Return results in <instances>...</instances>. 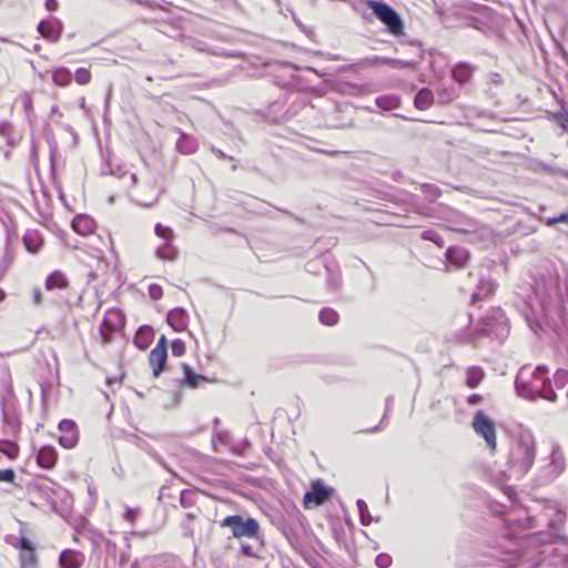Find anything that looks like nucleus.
I'll use <instances>...</instances> for the list:
<instances>
[{
	"instance_id": "13",
	"label": "nucleus",
	"mask_w": 568,
	"mask_h": 568,
	"mask_svg": "<svg viewBox=\"0 0 568 568\" xmlns=\"http://www.w3.org/2000/svg\"><path fill=\"white\" fill-rule=\"evenodd\" d=\"M58 429L60 432L59 444L63 448L71 449L78 445L80 434L77 423L74 420L62 419L58 425Z\"/></svg>"
},
{
	"instance_id": "11",
	"label": "nucleus",
	"mask_w": 568,
	"mask_h": 568,
	"mask_svg": "<svg viewBox=\"0 0 568 568\" xmlns=\"http://www.w3.org/2000/svg\"><path fill=\"white\" fill-rule=\"evenodd\" d=\"M125 324V317L121 310L111 308L109 310L103 317L102 324L100 326V334L103 343H110L112 339V334L120 332Z\"/></svg>"
},
{
	"instance_id": "20",
	"label": "nucleus",
	"mask_w": 568,
	"mask_h": 568,
	"mask_svg": "<svg viewBox=\"0 0 568 568\" xmlns=\"http://www.w3.org/2000/svg\"><path fill=\"white\" fill-rule=\"evenodd\" d=\"M446 258L449 264L456 268L465 266L469 260L468 251L462 246L449 247L446 252Z\"/></svg>"
},
{
	"instance_id": "17",
	"label": "nucleus",
	"mask_w": 568,
	"mask_h": 568,
	"mask_svg": "<svg viewBox=\"0 0 568 568\" xmlns=\"http://www.w3.org/2000/svg\"><path fill=\"white\" fill-rule=\"evenodd\" d=\"M84 555L73 549H64L59 556V565L61 568H81L84 564Z\"/></svg>"
},
{
	"instance_id": "46",
	"label": "nucleus",
	"mask_w": 568,
	"mask_h": 568,
	"mask_svg": "<svg viewBox=\"0 0 568 568\" xmlns=\"http://www.w3.org/2000/svg\"><path fill=\"white\" fill-rule=\"evenodd\" d=\"M384 65H389L395 69H407L415 65L414 61H403L397 59L384 58Z\"/></svg>"
},
{
	"instance_id": "38",
	"label": "nucleus",
	"mask_w": 568,
	"mask_h": 568,
	"mask_svg": "<svg viewBox=\"0 0 568 568\" xmlns=\"http://www.w3.org/2000/svg\"><path fill=\"white\" fill-rule=\"evenodd\" d=\"M283 535L287 539L288 544L292 546V548L296 551H302V542L301 537L297 534V531L292 527H284L282 530Z\"/></svg>"
},
{
	"instance_id": "51",
	"label": "nucleus",
	"mask_w": 568,
	"mask_h": 568,
	"mask_svg": "<svg viewBox=\"0 0 568 568\" xmlns=\"http://www.w3.org/2000/svg\"><path fill=\"white\" fill-rule=\"evenodd\" d=\"M558 125L568 132V110L562 109L559 112L552 114Z\"/></svg>"
},
{
	"instance_id": "37",
	"label": "nucleus",
	"mask_w": 568,
	"mask_h": 568,
	"mask_svg": "<svg viewBox=\"0 0 568 568\" xmlns=\"http://www.w3.org/2000/svg\"><path fill=\"white\" fill-rule=\"evenodd\" d=\"M383 62H384V57H378V55L369 57V58L362 59L356 63L347 65L346 70L354 71L357 67H363V68L379 67V65H384Z\"/></svg>"
},
{
	"instance_id": "36",
	"label": "nucleus",
	"mask_w": 568,
	"mask_h": 568,
	"mask_svg": "<svg viewBox=\"0 0 568 568\" xmlns=\"http://www.w3.org/2000/svg\"><path fill=\"white\" fill-rule=\"evenodd\" d=\"M318 318L322 324L333 326L337 324L339 315L335 310L331 307H324L320 311Z\"/></svg>"
},
{
	"instance_id": "18",
	"label": "nucleus",
	"mask_w": 568,
	"mask_h": 568,
	"mask_svg": "<svg viewBox=\"0 0 568 568\" xmlns=\"http://www.w3.org/2000/svg\"><path fill=\"white\" fill-rule=\"evenodd\" d=\"M166 321L175 332H183L187 327L189 314L184 308L175 307L168 313Z\"/></svg>"
},
{
	"instance_id": "22",
	"label": "nucleus",
	"mask_w": 568,
	"mask_h": 568,
	"mask_svg": "<svg viewBox=\"0 0 568 568\" xmlns=\"http://www.w3.org/2000/svg\"><path fill=\"white\" fill-rule=\"evenodd\" d=\"M95 221L85 214H79L72 220L73 230L81 235H88L94 232Z\"/></svg>"
},
{
	"instance_id": "39",
	"label": "nucleus",
	"mask_w": 568,
	"mask_h": 568,
	"mask_svg": "<svg viewBox=\"0 0 568 568\" xmlns=\"http://www.w3.org/2000/svg\"><path fill=\"white\" fill-rule=\"evenodd\" d=\"M356 506L359 514V521L363 526H368L373 521V517L368 511L367 504L363 499H357Z\"/></svg>"
},
{
	"instance_id": "55",
	"label": "nucleus",
	"mask_w": 568,
	"mask_h": 568,
	"mask_svg": "<svg viewBox=\"0 0 568 568\" xmlns=\"http://www.w3.org/2000/svg\"><path fill=\"white\" fill-rule=\"evenodd\" d=\"M16 473L13 469H0V481H7L10 484H14Z\"/></svg>"
},
{
	"instance_id": "14",
	"label": "nucleus",
	"mask_w": 568,
	"mask_h": 568,
	"mask_svg": "<svg viewBox=\"0 0 568 568\" xmlns=\"http://www.w3.org/2000/svg\"><path fill=\"white\" fill-rule=\"evenodd\" d=\"M549 463L542 468V480H555L565 469V459L558 446H554L549 456Z\"/></svg>"
},
{
	"instance_id": "35",
	"label": "nucleus",
	"mask_w": 568,
	"mask_h": 568,
	"mask_svg": "<svg viewBox=\"0 0 568 568\" xmlns=\"http://www.w3.org/2000/svg\"><path fill=\"white\" fill-rule=\"evenodd\" d=\"M0 454L13 460L19 455V446L10 439H0Z\"/></svg>"
},
{
	"instance_id": "61",
	"label": "nucleus",
	"mask_w": 568,
	"mask_h": 568,
	"mask_svg": "<svg viewBox=\"0 0 568 568\" xmlns=\"http://www.w3.org/2000/svg\"><path fill=\"white\" fill-rule=\"evenodd\" d=\"M557 223H568V217L566 215V213H561L555 217H549L547 220V224L548 225H554V224H557Z\"/></svg>"
},
{
	"instance_id": "50",
	"label": "nucleus",
	"mask_w": 568,
	"mask_h": 568,
	"mask_svg": "<svg viewBox=\"0 0 568 568\" xmlns=\"http://www.w3.org/2000/svg\"><path fill=\"white\" fill-rule=\"evenodd\" d=\"M422 239L423 240H426V241H432L434 242L435 244H437L438 246H443L444 245V240L443 237L434 230H426L422 233Z\"/></svg>"
},
{
	"instance_id": "57",
	"label": "nucleus",
	"mask_w": 568,
	"mask_h": 568,
	"mask_svg": "<svg viewBox=\"0 0 568 568\" xmlns=\"http://www.w3.org/2000/svg\"><path fill=\"white\" fill-rule=\"evenodd\" d=\"M242 552L250 558H258L260 555L254 550L253 546L248 542L241 541Z\"/></svg>"
},
{
	"instance_id": "63",
	"label": "nucleus",
	"mask_w": 568,
	"mask_h": 568,
	"mask_svg": "<svg viewBox=\"0 0 568 568\" xmlns=\"http://www.w3.org/2000/svg\"><path fill=\"white\" fill-rule=\"evenodd\" d=\"M455 98H456V95L448 93L446 90H444L443 92H440L438 94V100L440 103H449L453 100H455Z\"/></svg>"
},
{
	"instance_id": "58",
	"label": "nucleus",
	"mask_w": 568,
	"mask_h": 568,
	"mask_svg": "<svg viewBox=\"0 0 568 568\" xmlns=\"http://www.w3.org/2000/svg\"><path fill=\"white\" fill-rule=\"evenodd\" d=\"M487 286H488L487 288H485L484 286L480 287L478 292H475L471 295L473 302H476L477 300H479L481 297V294L488 295L494 290L495 284L490 283V282H487Z\"/></svg>"
},
{
	"instance_id": "29",
	"label": "nucleus",
	"mask_w": 568,
	"mask_h": 568,
	"mask_svg": "<svg viewBox=\"0 0 568 568\" xmlns=\"http://www.w3.org/2000/svg\"><path fill=\"white\" fill-rule=\"evenodd\" d=\"M45 287L48 290L67 288L68 287L67 276L61 271H54V272L50 273L45 281Z\"/></svg>"
},
{
	"instance_id": "4",
	"label": "nucleus",
	"mask_w": 568,
	"mask_h": 568,
	"mask_svg": "<svg viewBox=\"0 0 568 568\" xmlns=\"http://www.w3.org/2000/svg\"><path fill=\"white\" fill-rule=\"evenodd\" d=\"M536 457V442L531 433L524 432L511 447L508 471L516 479L523 478L531 468Z\"/></svg>"
},
{
	"instance_id": "33",
	"label": "nucleus",
	"mask_w": 568,
	"mask_h": 568,
	"mask_svg": "<svg viewBox=\"0 0 568 568\" xmlns=\"http://www.w3.org/2000/svg\"><path fill=\"white\" fill-rule=\"evenodd\" d=\"M156 256L161 260L174 261L178 256V250L172 245V240L164 241L161 246L156 248Z\"/></svg>"
},
{
	"instance_id": "59",
	"label": "nucleus",
	"mask_w": 568,
	"mask_h": 568,
	"mask_svg": "<svg viewBox=\"0 0 568 568\" xmlns=\"http://www.w3.org/2000/svg\"><path fill=\"white\" fill-rule=\"evenodd\" d=\"M496 320L501 321L504 323V326H501L500 332L497 333L499 337H505L508 334L509 327L507 325V318L504 316V313L501 311H498L496 314Z\"/></svg>"
},
{
	"instance_id": "49",
	"label": "nucleus",
	"mask_w": 568,
	"mask_h": 568,
	"mask_svg": "<svg viewBox=\"0 0 568 568\" xmlns=\"http://www.w3.org/2000/svg\"><path fill=\"white\" fill-rule=\"evenodd\" d=\"M154 232H155L156 236L163 239V242L173 239L172 229L169 226H164L161 223L155 224Z\"/></svg>"
},
{
	"instance_id": "3",
	"label": "nucleus",
	"mask_w": 568,
	"mask_h": 568,
	"mask_svg": "<svg viewBox=\"0 0 568 568\" xmlns=\"http://www.w3.org/2000/svg\"><path fill=\"white\" fill-rule=\"evenodd\" d=\"M490 9L487 6L466 1L464 6L454 7L440 14L442 22L450 28H473L485 33L489 28Z\"/></svg>"
},
{
	"instance_id": "23",
	"label": "nucleus",
	"mask_w": 568,
	"mask_h": 568,
	"mask_svg": "<svg viewBox=\"0 0 568 568\" xmlns=\"http://www.w3.org/2000/svg\"><path fill=\"white\" fill-rule=\"evenodd\" d=\"M168 358V352L153 348L149 356V363L152 367L154 377H159L163 372Z\"/></svg>"
},
{
	"instance_id": "25",
	"label": "nucleus",
	"mask_w": 568,
	"mask_h": 568,
	"mask_svg": "<svg viewBox=\"0 0 568 568\" xmlns=\"http://www.w3.org/2000/svg\"><path fill=\"white\" fill-rule=\"evenodd\" d=\"M183 379L182 384L192 388L199 387L201 382H207L209 379L200 374H196L189 364H183Z\"/></svg>"
},
{
	"instance_id": "40",
	"label": "nucleus",
	"mask_w": 568,
	"mask_h": 568,
	"mask_svg": "<svg viewBox=\"0 0 568 568\" xmlns=\"http://www.w3.org/2000/svg\"><path fill=\"white\" fill-rule=\"evenodd\" d=\"M23 243L28 252L30 253H37L42 243L38 240V236L36 233H27L23 236Z\"/></svg>"
},
{
	"instance_id": "8",
	"label": "nucleus",
	"mask_w": 568,
	"mask_h": 568,
	"mask_svg": "<svg viewBox=\"0 0 568 568\" xmlns=\"http://www.w3.org/2000/svg\"><path fill=\"white\" fill-rule=\"evenodd\" d=\"M546 291L541 302L564 308L566 304L568 305V274L565 277L559 274L549 276Z\"/></svg>"
},
{
	"instance_id": "60",
	"label": "nucleus",
	"mask_w": 568,
	"mask_h": 568,
	"mask_svg": "<svg viewBox=\"0 0 568 568\" xmlns=\"http://www.w3.org/2000/svg\"><path fill=\"white\" fill-rule=\"evenodd\" d=\"M423 187H424L425 192L428 193V197H430L432 200H435L438 197L439 190L436 186L430 185V184H424Z\"/></svg>"
},
{
	"instance_id": "32",
	"label": "nucleus",
	"mask_w": 568,
	"mask_h": 568,
	"mask_svg": "<svg viewBox=\"0 0 568 568\" xmlns=\"http://www.w3.org/2000/svg\"><path fill=\"white\" fill-rule=\"evenodd\" d=\"M375 103L383 111H392L400 105V100L398 97L393 94L379 95L375 99Z\"/></svg>"
},
{
	"instance_id": "64",
	"label": "nucleus",
	"mask_w": 568,
	"mask_h": 568,
	"mask_svg": "<svg viewBox=\"0 0 568 568\" xmlns=\"http://www.w3.org/2000/svg\"><path fill=\"white\" fill-rule=\"evenodd\" d=\"M138 516V511L129 506L125 507V514L124 517L130 523H134Z\"/></svg>"
},
{
	"instance_id": "62",
	"label": "nucleus",
	"mask_w": 568,
	"mask_h": 568,
	"mask_svg": "<svg viewBox=\"0 0 568 568\" xmlns=\"http://www.w3.org/2000/svg\"><path fill=\"white\" fill-rule=\"evenodd\" d=\"M535 517L527 516L525 519H520L519 526L524 529H529L535 527Z\"/></svg>"
},
{
	"instance_id": "15",
	"label": "nucleus",
	"mask_w": 568,
	"mask_h": 568,
	"mask_svg": "<svg viewBox=\"0 0 568 568\" xmlns=\"http://www.w3.org/2000/svg\"><path fill=\"white\" fill-rule=\"evenodd\" d=\"M38 32L51 42H58L63 31V24L58 19L41 20L37 26Z\"/></svg>"
},
{
	"instance_id": "24",
	"label": "nucleus",
	"mask_w": 568,
	"mask_h": 568,
	"mask_svg": "<svg viewBox=\"0 0 568 568\" xmlns=\"http://www.w3.org/2000/svg\"><path fill=\"white\" fill-rule=\"evenodd\" d=\"M154 338V331L149 325H142L135 333L134 344L140 349H146Z\"/></svg>"
},
{
	"instance_id": "9",
	"label": "nucleus",
	"mask_w": 568,
	"mask_h": 568,
	"mask_svg": "<svg viewBox=\"0 0 568 568\" xmlns=\"http://www.w3.org/2000/svg\"><path fill=\"white\" fill-rule=\"evenodd\" d=\"M6 541L20 550L19 559L21 568H37L38 557L36 547L32 541L26 536H7Z\"/></svg>"
},
{
	"instance_id": "26",
	"label": "nucleus",
	"mask_w": 568,
	"mask_h": 568,
	"mask_svg": "<svg viewBox=\"0 0 568 568\" xmlns=\"http://www.w3.org/2000/svg\"><path fill=\"white\" fill-rule=\"evenodd\" d=\"M453 224L452 230L455 232L471 233L477 230V222L463 214L458 215L457 219L453 221Z\"/></svg>"
},
{
	"instance_id": "48",
	"label": "nucleus",
	"mask_w": 568,
	"mask_h": 568,
	"mask_svg": "<svg viewBox=\"0 0 568 568\" xmlns=\"http://www.w3.org/2000/svg\"><path fill=\"white\" fill-rule=\"evenodd\" d=\"M504 83L503 75L498 72H489L487 74V84L488 91H491L494 88H499Z\"/></svg>"
},
{
	"instance_id": "45",
	"label": "nucleus",
	"mask_w": 568,
	"mask_h": 568,
	"mask_svg": "<svg viewBox=\"0 0 568 568\" xmlns=\"http://www.w3.org/2000/svg\"><path fill=\"white\" fill-rule=\"evenodd\" d=\"M194 497H195L194 491H192L190 489H183L180 495L181 506L183 508H191L195 504Z\"/></svg>"
},
{
	"instance_id": "21",
	"label": "nucleus",
	"mask_w": 568,
	"mask_h": 568,
	"mask_svg": "<svg viewBox=\"0 0 568 568\" xmlns=\"http://www.w3.org/2000/svg\"><path fill=\"white\" fill-rule=\"evenodd\" d=\"M58 460V454L54 447L43 446L37 454V463L41 468L51 469Z\"/></svg>"
},
{
	"instance_id": "41",
	"label": "nucleus",
	"mask_w": 568,
	"mask_h": 568,
	"mask_svg": "<svg viewBox=\"0 0 568 568\" xmlns=\"http://www.w3.org/2000/svg\"><path fill=\"white\" fill-rule=\"evenodd\" d=\"M327 263L328 261L326 258L318 257L314 261L307 262L305 265V270L306 272L312 274H320L321 270H325Z\"/></svg>"
},
{
	"instance_id": "6",
	"label": "nucleus",
	"mask_w": 568,
	"mask_h": 568,
	"mask_svg": "<svg viewBox=\"0 0 568 568\" xmlns=\"http://www.w3.org/2000/svg\"><path fill=\"white\" fill-rule=\"evenodd\" d=\"M0 407L2 414V433L6 436L16 437L20 432V420L16 409V398L10 382L6 385L4 392L0 395Z\"/></svg>"
},
{
	"instance_id": "1",
	"label": "nucleus",
	"mask_w": 568,
	"mask_h": 568,
	"mask_svg": "<svg viewBox=\"0 0 568 568\" xmlns=\"http://www.w3.org/2000/svg\"><path fill=\"white\" fill-rule=\"evenodd\" d=\"M558 536L550 531H538L525 539L527 546L542 545L539 550L526 549L520 552L517 549L501 551L493 549L485 556L483 565L489 568H536L539 566H555L568 568V546L564 549L554 546Z\"/></svg>"
},
{
	"instance_id": "44",
	"label": "nucleus",
	"mask_w": 568,
	"mask_h": 568,
	"mask_svg": "<svg viewBox=\"0 0 568 568\" xmlns=\"http://www.w3.org/2000/svg\"><path fill=\"white\" fill-rule=\"evenodd\" d=\"M557 388H562L568 383V371L559 368L555 372L551 379Z\"/></svg>"
},
{
	"instance_id": "16",
	"label": "nucleus",
	"mask_w": 568,
	"mask_h": 568,
	"mask_svg": "<svg viewBox=\"0 0 568 568\" xmlns=\"http://www.w3.org/2000/svg\"><path fill=\"white\" fill-rule=\"evenodd\" d=\"M476 72V67L469 62L460 61L452 67V78L459 84L469 83Z\"/></svg>"
},
{
	"instance_id": "19",
	"label": "nucleus",
	"mask_w": 568,
	"mask_h": 568,
	"mask_svg": "<svg viewBox=\"0 0 568 568\" xmlns=\"http://www.w3.org/2000/svg\"><path fill=\"white\" fill-rule=\"evenodd\" d=\"M324 271L327 276V288L332 293L338 292L342 286V275L338 265L334 262H328Z\"/></svg>"
},
{
	"instance_id": "43",
	"label": "nucleus",
	"mask_w": 568,
	"mask_h": 568,
	"mask_svg": "<svg viewBox=\"0 0 568 568\" xmlns=\"http://www.w3.org/2000/svg\"><path fill=\"white\" fill-rule=\"evenodd\" d=\"M74 80L80 85H85L91 81V72L87 68H79L74 72Z\"/></svg>"
},
{
	"instance_id": "5",
	"label": "nucleus",
	"mask_w": 568,
	"mask_h": 568,
	"mask_svg": "<svg viewBox=\"0 0 568 568\" xmlns=\"http://www.w3.org/2000/svg\"><path fill=\"white\" fill-rule=\"evenodd\" d=\"M365 4L372 10L373 16L386 27L389 33L395 37L404 33V21L400 14L388 3L377 0H366Z\"/></svg>"
},
{
	"instance_id": "52",
	"label": "nucleus",
	"mask_w": 568,
	"mask_h": 568,
	"mask_svg": "<svg viewBox=\"0 0 568 568\" xmlns=\"http://www.w3.org/2000/svg\"><path fill=\"white\" fill-rule=\"evenodd\" d=\"M393 559L390 555L381 552L375 558V564L378 568H388L392 566Z\"/></svg>"
},
{
	"instance_id": "47",
	"label": "nucleus",
	"mask_w": 568,
	"mask_h": 568,
	"mask_svg": "<svg viewBox=\"0 0 568 568\" xmlns=\"http://www.w3.org/2000/svg\"><path fill=\"white\" fill-rule=\"evenodd\" d=\"M393 403H394V396H393V395H389V396L386 398V400H385V413H384V415H383V417H382V420H381L379 425H378V426H375L374 428L368 429V430H367L368 433H375V432H377V430H379V429L382 428L383 424H384V423L386 422V419L388 418V414H389V412H390V409H392Z\"/></svg>"
},
{
	"instance_id": "54",
	"label": "nucleus",
	"mask_w": 568,
	"mask_h": 568,
	"mask_svg": "<svg viewBox=\"0 0 568 568\" xmlns=\"http://www.w3.org/2000/svg\"><path fill=\"white\" fill-rule=\"evenodd\" d=\"M301 554L303 555L305 561L312 567V568H323V566L321 565L320 560L317 559L316 556L305 551V550H302Z\"/></svg>"
},
{
	"instance_id": "10",
	"label": "nucleus",
	"mask_w": 568,
	"mask_h": 568,
	"mask_svg": "<svg viewBox=\"0 0 568 568\" xmlns=\"http://www.w3.org/2000/svg\"><path fill=\"white\" fill-rule=\"evenodd\" d=\"M474 432L483 437L487 447L494 452L496 449V427L494 420L488 417L484 410H477L473 418Z\"/></svg>"
},
{
	"instance_id": "2",
	"label": "nucleus",
	"mask_w": 568,
	"mask_h": 568,
	"mask_svg": "<svg viewBox=\"0 0 568 568\" xmlns=\"http://www.w3.org/2000/svg\"><path fill=\"white\" fill-rule=\"evenodd\" d=\"M548 373V366L542 364L535 368H531L530 365L521 366L514 383L517 395L529 402L541 398L555 403L557 394L552 389V382Z\"/></svg>"
},
{
	"instance_id": "31",
	"label": "nucleus",
	"mask_w": 568,
	"mask_h": 568,
	"mask_svg": "<svg viewBox=\"0 0 568 568\" xmlns=\"http://www.w3.org/2000/svg\"><path fill=\"white\" fill-rule=\"evenodd\" d=\"M52 81L59 87H67L72 81V73L68 68L60 67L51 71Z\"/></svg>"
},
{
	"instance_id": "12",
	"label": "nucleus",
	"mask_w": 568,
	"mask_h": 568,
	"mask_svg": "<svg viewBox=\"0 0 568 568\" xmlns=\"http://www.w3.org/2000/svg\"><path fill=\"white\" fill-rule=\"evenodd\" d=\"M334 494V489L326 486L322 480H316L312 484L311 489L304 494L303 501L305 508L312 505L320 506L328 500Z\"/></svg>"
},
{
	"instance_id": "7",
	"label": "nucleus",
	"mask_w": 568,
	"mask_h": 568,
	"mask_svg": "<svg viewBox=\"0 0 568 568\" xmlns=\"http://www.w3.org/2000/svg\"><path fill=\"white\" fill-rule=\"evenodd\" d=\"M221 527L230 528L232 536L236 539L257 538L260 532V524L253 517L244 518L241 515H231L225 517L221 523Z\"/></svg>"
},
{
	"instance_id": "42",
	"label": "nucleus",
	"mask_w": 568,
	"mask_h": 568,
	"mask_svg": "<svg viewBox=\"0 0 568 568\" xmlns=\"http://www.w3.org/2000/svg\"><path fill=\"white\" fill-rule=\"evenodd\" d=\"M194 520H195V515L194 514L190 513V514H187L185 516V519H183V521L181 524L183 536H185V537H193V534H194Z\"/></svg>"
},
{
	"instance_id": "27",
	"label": "nucleus",
	"mask_w": 568,
	"mask_h": 568,
	"mask_svg": "<svg viewBox=\"0 0 568 568\" xmlns=\"http://www.w3.org/2000/svg\"><path fill=\"white\" fill-rule=\"evenodd\" d=\"M176 149L182 154H193L197 150V141L186 133H181L176 142Z\"/></svg>"
},
{
	"instance_id": "30",
	"label": "nucleus",
	"mask_w": 568,
	"mask_h": 568,
	"mask_svg": "<svg viewBox=\"0 0 568 568\" xmlns=\"http://www.w3.org/2000/svg\"><path fill=\"white\" fill-rule=\"evenodd\" d=\"M136 445L140 449L144 450L148 455H150L163 468H165L170 473H173L164 462L163 457L154 449V447L151 444L138 437Z\"/></svg>"
},
{
	"instance_id": "28",
	"label": "nucleus",
	"mask_w": 568,
	"mask_h": 568,
	"mask_svg": "<svg viewBox=\"0 0 568 568\" xmlns=\"http://www.w3.org/2000/svg\"><path fill=\"white\" fill-rule=\"evenodd\" d=\"M434 102L433 91L428 88L420 89L414 99V104L418 110H427Z\"/></svg>"
},
{
	"instance_id": "53",
	"label": "nucleus",
	"mask_w": 568,
	"mask_h": 568,
	"mask_svg": "<svg viewBox=\"0 0 568 568\" xmlns=\"http://www.w3.org/2000/svg\"><path fill=\"white\" fill-rule=\"evenodd\" d=\"M171 351L172 355L175 357H180L185 354V344L182 339H174L171 342Z\"/></svg>"
},
{
	"instance_id": "56",
	"label": "nucleus",
	"mask_w": 568,
	"mask_h": 568,
	"mask_svg": "<svg viewBox=\"0 0 568 568\" xmlns=\"http://www.w3.org/2000/svg\"><path fill=\"white\" fill-rule=\"evenodd\" d=\"M149 295L153 301H158L163 296V290L158 284L149 285Z\"/></svg>"
},
{
	"instance_id": "34",
	"label": "nucleus",
	"mask_w": 568,
	"mask_h": 568,
	"mask_svg": "<svg viewBox=\"0 0 568 568\" xmlns=\"http://www.w3.org/2000/svg\"><path fill=\"white\" fill-rule=\"evenodd\" d=\"M485 374L478 366H471L467 371L466 385L470 388H476L483 381Z\"/></svg>"
}]
</instances>
